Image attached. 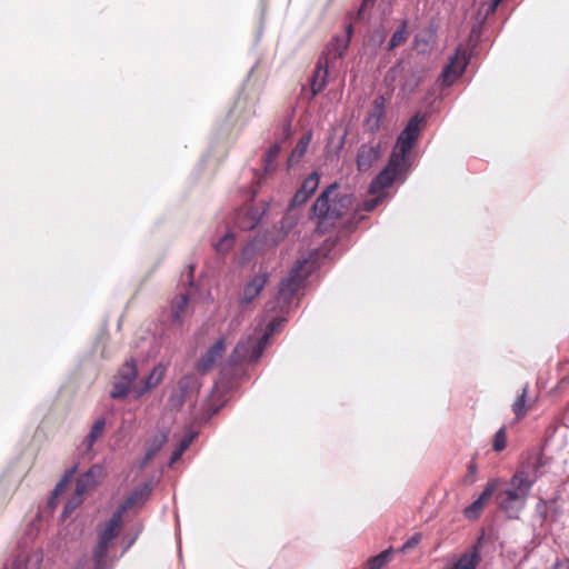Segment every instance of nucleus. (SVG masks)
<instances>
[{
  "label": "nucleus",
  "mask_w": 569,
  "mask_h": 569,
  "mask_svg": "<svg viewBox=\"0 0 569 569\" xmlns=\"http://www.w3.org/2000/svg\"><path fill=\"white\" fill-rule=\"evenodd\" d=\"M42 552L34 551L29 555H19L13 561L12 569H40Z\"/></svg>",
  "instance_id": "22"
},
{
  "label": "nucleus",
  "mask_w": 569,
  "mask_h": 569,
  "mask_svg": "<svg viewBox=\"0 0 569 569\" xmlns=\"http://www.w3.org/2000/svg\"><path fill=\"white\" fill-rule=\"evenodd\" d=\"M501 1L491 0L488 12H495Z\"/></svg>",
  "instance_id": "48"
},
{
  "label": "nucleus",
  "mask_w": 569,
  "mask_h": 569,
  "mask_svg": "<svg viewBox=\"0 0 569 569\" xmlns=\"http://www.w3.org/2000/svg\"><path fill=\"white\" fill-rule=\"evenodd\" d=\"M252 179L257 180V183H261V176L257 171H254Z\"/></svg>",
  "instance_id": "51"
},
{
  "label": "nucleus",
  "mask_w": 569,
  "mask_h": 569,
  "mask_svg": "<svg viewBox=\"0 0 569 569\" xmlns=\"http://www.w3.org/2000/svg\"><path fill=\"white\" fill-rule=\"evenodd\" d=\"M201 388V382L196 375H184L177 383V390L187 400H196Z\"/></svg>",
  "instance_id": "20"
},
{
  "label": "nucleus",
  "mask_w": 569,
  "mask_h": 569,
  "mask_svg": "<svg viewBox=\"0 0 569 569\" xmlns=\"http://www.w3.org/2000/svg\"><path fill=\"white\" fill-rule=\"evenodd\" d=\"M476 469H477V468H476V466H475V465H470V466H469V475H470V476H471V475H473V473L476 472Z\"/></svg>",
  "instance_id": "53"
},
{
  "label": "nucleus",
  "mask_w": 569,
  "mask_h": 569,
  "mask_svg": "<svg viewBox=\"0 0 569 569\" xmlns=\"http://www.w3.org/2000/svg\"><path fill=\"white\" fill-rule=\"evenodd\" d=\"M151 493L152 485L150 482H143L127 496V498L118 506L117 510L123 515L133 507L142 506L150 498Z\"/></svg>",
  "instance_id": "14"
},
{
  "label": "nucleus",
  "mask_w": 569,
  "mask_h": 569,
  "mask_svg": "<svg viewBox=\"0 0 569 569\" xmlns=\"http://www.w3.org/2000/svg\"><path fill=\"white\" fill-rule=\"evenodd\" d=\"M385 114L386 99L383 96H378L375 98L372 106L365 118L363 124L366 129L371 133L379 131Z\"/></svg>",
  "instance_id": "15"
},
{
  "label": "nucleus",
  "mask_w": 569,
  "mask_h": 569,
  "mask_svg": "<svg viewBox=\"0 0 569 569\" xmlns=\"http://www.w3.org/2000/svg\"><path fill=\"white\" fill-rule=\"evenodd\" d=\"M312 132H306L298 141L297 146L292 150L290 157L287 159V169L290 166V162H298L307 152V149L311 142Z\"/></svg>",
  "instance_id": "24"
},
{
  "label": "nucleus",
  "mask_w": 569,
  "mask_h": 569,
  "mask_svg": "<svg viewBox=\"0 0 569 569\" xmlns=\"http://www.w3.org/2000/svg\"><path fill=\"white\" fill-rule=\"evenodd\" d=\"M425 121V117L419 113L412 116L403 130L397 138L396 146L392 151L393 157H398L400 161L406 162L410 166V159L408 153L413 148L416 140L419 137L421 124Z\"/></svg>",
  "instance_id": "5"
},
{
  "label": "nucleus",
  "mask_w": 569,
  "mask_h": 569,
  "mask_svg": "<svg viewBox=\"0 0 569 569\" xmlns=\"http://www.w3.org/2000/svg\"><path fill=\"white\" fill-rule=\"evenodd\" d=\"M328 59L320 57L310 79L311 97L319 94L328 83Z\"/></svg>",
  "instance_id": "17"
},
{
  "label": "nucleus",
  "mask_w": 569,
  "mask_h": 569,
  "mask_svg": "<svg viewBox=\"0 0 569 569\" xmlns=\"http://www.w3.org/2000/svg\"><path fill=\"white\" fill-rule=\"evenodd\" d=\"M349 36H337L331 43V49L335 52V57L341 59L345 56L346 50L349 47Z\"/></svg>",
  "instance_id": "32"
},
{
  "label": "nucleus",
  "mask_w": 569,
  "mask_h": 569,
  "mask_svg": "<svg viewBox=\"0 0 569 569\" xmlns=\"http://www.w3.org/2000/svg\"><path fill=\"white\" fill-rule=\"evenodd\" d=\"M168 440L167 433L159 432L150 437L146 442V453L152 459L159 453Z\"/></svg>",
  "instance_id": "27"
},
{
  "label": "nucleus",
  "mask_w": 569,
  "mask_h": 569,
  "mask_svg": "<svg viewBox=\"0 0 569 569\" xmlns=\"http://www.w3.org/2000/svg\"><path fill=\"white\" fill-rule=\"evenodd\" d=\"M67 486L68 483L66 482V480L60 479L52 491L53 497L61 495L66 490Z\"/></svg>",
  "instance_id": "42"
},
{
  "label": "nucleus",
  "mask_w": 569,
  "mask_h": 569,
  "mask_svg": "<svg viewBox=\"0 0 569 569\" xmlns=\"http://www.w3.org/2000/svg\"><path fill=\"white\" fill-rule=\"evenodd\" d=\"M498 480L493 479L487 482L481 495L468 507L465 508L463 513L468 519H477L481 509L489 498L497 491Z\"/></svg>",
  "instance_id": "16"
},
{
  "label": "nucleus",
  "mask_w": 569,
  "mask_h": 569,
  "mask_svg": "<svg viewBox=\"0 0 569 569\" xmlns=\"http://www.w3.org/2000/svg\"><path fill=\"white\" fill-rule=\"evenodd\" d=\"M375 2L376 0H362L358 10V17L360 18L368 8H371L375 4Z\"/></svg>",
  "instance_id": "44"
},
{
  "label": "nucleus",
  "mask_w": 569,
  "mask_h": 569,
  "mask_svg": "<svg viewBox=\"0 0 569 569\" xmlns=\"http://www.w3.org/2000/svg\"><path fill=\"white\" fill-rule=\"evenodd\" d=\"M73 508H74V506H69V503H67L64 506L63 516H66L68 512H70Z\"/></svg>",
  "instance_id": "50"
},
{
  "label": "nucleus",
  "mask_w": 569,
  "mask_h": 569,
  "mask_svg": "<svg viewBox=\"0 0 569 569\" xmlns=\"http://www.w3.org/2000/svg\"><path fill=\"white\" fill-rule=\"evenodd\" d=\"M138 378V367L134 359L126 361L119 369L112 382L110 397L116 400L123 399L131 391L133 392L134 382Z\"/></svg>",
  "instance_id": "6"
},
{
  "label": "nucleus",
  "mask_w": 569,
  "mask_h": 569,
  "mask_svg": "<svg viewBox=\"0 0 569 569\" xmlns=\"http://www.w3.org/2000/svg\"><path fill=\"white\" fill-rule=\"evenodd\" d=\"M548 569H569V558L558 559Z\"/></svg>",
  "instance_id": "39"
},
{
  "label": "nucleus",
  "mask_w": 569,
  "mask_h": 569,
  "mask_svg": "<svg viewBox=\"0 0 569 569\" xmlns=\"http://www.w3.org/2000/svg\"><path fill=\"white\" fill-rule=\"evenodd\" d=\"M189 303V295L180 293L174 298L171 303V319L172 322L179 323L181 322L182 315Z\"/></svg>",
  "instance_id": "26"
},
{
  "label": "nucleus",
  "mask_w": 569,
  "mask_h": 569,
  "mask_svg": "<svg viewBox=\"0 0 569 569\" xmlns=\"http://www.w3.org/2000/svg\"><path fill=\"white\" fill-rule=\"evenodd\" d=\"M407 22L403 21L401 23V26L393 32L390 41H389V44H388V50H392L395 49L396 47L400 46L401 43H403L406 40H407Z\"/></svg>",
  "instance_id": "33"
},
{
  "label": "nucleus",
  "mask_w": 569,
  "mask_h": 569,
  "mask_svg": "<svg viewBox=\"0 0 569 569\" xmlns=\"http://www.w3.org/2000/svg\"><path fill=\"white\" fill-rule=\"evenodd\" d=\"M537 472V463L522 467L512 475L505 488L498 490L496 502L509 519H518L525 510L532 487L539 478Z\"/></svg>",
  "instance_id": "2"
},
{
  "label": "nucleus",
  "mask_w": 569,
  "mask_h": 569,
  "mask_svg": "<svg viewBox=\"0 0 569 569\" xmlns=\"http://www.w3.org/2000/svg\"><path fill=\"white\" fill-rule=\"evenodd\" d=\"M469 63L467 51L458 48L450 62L446 64L439 76V82L443 87L451 86L459 78Z\"/></svg>",
  "instance_id": "7"
},
{
  "label": "nucleus",
  "mask_w": 569,
  "mask_h": 569,
  "mask_svg": "<svg viewBox=\"0 0 569 569\" xmlns=\"http://www.w3.org/2000/svg\"><path fill=\"white\" fill-rule=\"evenodd\" d=\"M264 237L256 236L252 240L248 241L241 250V261L247 263L251 261L254 254L262 250L264 247Z\"/></svg>",
  "instance_id": "23"
},
{
  "label": "nucleus",
  "mask_w": 569,
  "mask_h": 569,
  "mask_svg": "<svg viewBox=\"0 0 569 569\" xmlns=\"http://www.w3.org/2000/svg\"><path fill=\"white\" fill-rule=\"evenodd\" d=\"M352 32H353L352 24H348L347 28H346V33L343 36H349V41H350L351 37H352Z\"/></svg>",
  "instance_id": "49"
},
{
  "label": "nucleus",
  "mask_w": 569,
  "mask_h": 569,
  "mask_svg": "<svg viewBox=\"0 0 569 569\" xmlns=\"http://www.w3.org/2000/svg\"><path fill=\"white\" fill-rule=\"evenodd\" d=\"M284 292V277L278 282V296L264 306L268 323L264 328H256L252 333L240 339L236 345L232 359L236 362H256L262 356L270 338L284 321L282 295Z\"/></svg>",
  "instance_id": "1"
},
{
  "label": "nucleus",
  "mask_w": 569,
  "mask_h": 569,
  "mask_svg": "<svg viewBox=\"0 0 569 569\" xmlns=\"http://www.w3.org/2000/svg\"><path fill=\"white\" fill-rule=\"evenodd\" d=\"M193 438H194V435H188V436H184L179 441L178 446L176 447V449L172 451V453L170 456V461H169L170 465H173L182 457L183 452L190 447Z\"/></svg>",
  "instance_id": "31"
},
{
  "label": "nucleus",
  "mask_w": 569,
  "mask_h": 569,
  "mask_svg": "<svg viewBox=\"0 0 569 569\" xmlns=\"http://www.w3.org/2000/svg\"><path fill=\"white\" fill-rule=\"evenodd\" d=\"M78 469V465H73L72 467H70L69 469H67L61 478V480H66L67 483H69V481L73 478L76 471Z\"/></svg>",
  "instance_id": "41"
},
{
  "label": "nucleus",
  "mask_w": 569,
  "mask_h": 569,
  "mask_svg": "<svg viewBox=\"0 0 569 569\" xmlns=\"http://www.w3.org/2000/svg\"><path fill=\"white\" fill-rule=\"evenodd\" d=\"M106 477V468L102 463L92 465L86 472L81 473L76 480L74 493L82 496L88 490L96 488Z\"/></svg>",
  "instance_id": "10"
},
{
  "label": "nucleus",
  "mask_w": 569,
  "mask_h": 569,
  "mask_svg": "<svg viewBox=\"0 0 569 569\" xmlns=\"http://www.w3.org/2000/svg\"><path fill=\"white\" fill-rule=\"evenodd\" d=\"M380 157L381 143L379 141L361 144L356 159L358 171L367 172Z\"/></svg>",
  "instance_id": "11"
},
{
  "label": "nucleus",
  "mask_w": 569,
  "mask_h": 569,
  "mask_svg": "<svg viewBox=\"0 0 569 569\" xmlns=\"http://www.w3.org/2000/svg\"><path fill=\"white\" fill-rule=\"evenodd\" d=\"M164 373L166 367L163 365L154 366L149 376L142 380L141 386L133 389V398L139 399L149 390L156 388L162 381Z\"/></svg>",
  "instance_id": "19"
},
{
  "label": "nucleus",
  "mask_w": 569,
  "mask_h": 569,
  "mask_svg": "<svg viewBox=\"0 0 569 569\" xmlns=\"http://www.w3.org/2000/svg\"><path fill=\"white\" fill-rule=\"evenodd\" d=\"M501 1L491 0L488 12H495Z\"/></svg>",
  "instance_id": "47"
},
{
  "label": "nucleus",
  "mask_w": 569,
  "mask_h": 569,
  "mask_svg": "<svg viewBox=\"0 0 569 569\" xmlns=\"http://www.w3.org/2000/svg\"><path fill=\"white\" fill-rule=\"evenodd\" d=\"M421 540L420 533H415L410 539L407 540V542L402 546V550H409L415 548Z\"/></svg>",
  "instance_id": "38"
},
{
  "label": "nucleus",
  "mask_w": 569,
  "mask_h": 569,
  "mask_svg": "<svg viewBox=\"0 0 569 569\" xmlns=\"http://www.w3.org/2000/svg\"><path fill=\"white\" fill-rule=\"evenodd\" d=\"M347 134H348V133H347V131H346V132H343V134L340 137L339 143H338V146H337V153H338V152H340V151L343 149L345 143H346V140H347Z\"/></svg>",
  "instance_id": "46"
},
{
  "label": "nucleus",
  "mask_w": 569,
  "mask_h": 569,
  "mask_svg": "<svg viewBox=\"0 0 569 569\" xmlns=\"http://www.w3.org/2000/svg\"><path fill=\"white\" fill-rule=\"evenodd\" d=\"M507 446V430L506 427H501L493 437V450L495 451H502Z\"/></svg>",
  "instance_id": "36"
},
{
  "label": "nucleus",
  "mask_w": 569,
  "mask_h": 569,
  "mask_svg": "<svg viewBox=\"0 0 569 569\" xmlns=\"http://www.w3.org/2000/svg\"><path fill=\"white\" fill-rule=\"evenodd\" d=\"M152 460L151 457H148V455L144 452L143 457H141L137 463H136V467L139 469V470H143L147 465Z\"/></svg>",
  "instance_id": "43"
},
{
  "label": "nucleus",
  "mask_w": 569,
  "mask_h": 569,
  "mask_svg": "<svg viewBox=\"0 0 569 569\" xmlns=\"http://www.w3.org/2000/svg\"><path fill=\"white\" fill-rule=\"evenodd\" d=\"M278 223L280 224V228H281V229H282V228H284V216H282V217L279 219Z\"/></svg>",
  "instance_id": "54"
},
{
  "label": "nucleus",
  "mask_w": 569,
  "mask_h": 569,
  "mask_svg": "<svg viewBox=\"0 0 569 569\" xmlns=\"http://www.w3.org/2000/svg\"><path fill=\"white\" fill-rule=\"evenodd\" d=\"M233 244V234L231 232H227L216 244V249L221 252H227L232 248Z\"/></svg>",
  "instance_id": "37"
},
{
  "label": "nucleus",
  "mask_w": 569,
  "mask_h": 569,
  "mask_svg": "<svg viewBox=\"0 0 569 569\" xmlns=\"http://www.w3.org/2000/svg\"><path fill=\"white\" fill-rule=\"evenodd\" d=\"M271 208V202L263 201L261 208L243 207L237 210L234 214V224L244 231L254 229L262 217Z\"/></svg>",
  "instance_id": "8"
},
{
  "label": "nucleus",
  "mask_w": 569,
  "mask_h": 569,
  "mask_svg": "<svg viewBox=\"0 0 569 569\" xmlns=\"http://www.w3.org/2000/svg\"><path fill=\"white\" fill-rule=\"evenodd\" d=\"M378 203H379V199L372 198V199L363 201L362 208L365 211H372L378 206Z\"/></svg>",
  "instance_id": "40"
},
{
  "label": "nucleus",
  "mask_w": 569,
  "mask_h": 569,
  "mask_svg": "<svg viewBox=\"0 0 569 569\" xmlns=\"http://www.w3.org/2000/svg\"><path fill=\"white\" fill-rule=\"evenodd\" d=\"M337 183L328 186L317 198L311 208V218L318 219L320 224L333 223L339 220L352 206L351 193L336 192Z\"/></svg>",
  "instance_id": "3"
},
{
  "label": "nucleus",
  "mask_w": 569,
  "mask_h": 569,
  "mask_svg": "<svg viewBox=\"0 0 569 569\" xmlns=\"http://www.w3.org/2000/svg\"><path fill=\"white\" fill-rule=\"evenodd\" d=\"M187 399L178 392L177 389H174L171 395L169 396L167 400V409L170 411H179L182 409L183 405L186 403Z\"/></svg>",
  "instance_id": "34"
},
{
  "label": "nucleus",
  "mask_w": 569,
  "mask_h": 569,
  "mask_svg": "<svg viewBox=\"0 0 569 569\" xmlns=\"http://www.w3.org/2000/svg\"><path fill=\"white\" fill-rule=\"evenodd\" d=\"M268 282L267 273H259L251 278L243 287L239 297V307L246 310L247 307L259 296Z\"/></svg>",
  "instance_id": "12"
},
{
  "label": "nucleus",
  "mask_w": 569,
  "mask_h": 569,
  "mask_svg": "<svg viewBox=\"0 0 569 569\" xmlns=\"http://www.w3.org/2000/svg\"><path fill=\"white\" fill-rule=\"evenodd\" d=\"M108 541H104L102 539L98 540V543L93 551V559H94V567L96 569H102L104 566V559L109 549Z\"/></svg>",
  "instance_id": "30"
},
{
  "label": "nucleus",
  "mask_w": 569,
  "mask_h": 569,
  "mask_svg": "<svg viewBox=\"0 0 569 569\" xmlns=\"http://www.w3.org/2000/svg\"><path fill=\"white\" fill-rule=\"evenodd\" d=\"M106 427V419L104 418H98L94 423L91 427L90 432L88 433L86 438V449L84 453H88L92 450L93 445L96 443L97 439L102 435Z\"/></svg>",
  "instance_id": "28"
},
{
  "label": "nucleus",
  "mask_w": 569,
  "mask_h": 569,
  "mask_svg": "<svg viewBox=\"0 0 569 569\" xmlns=\"http://www.w3.org/2000/svg\"><path fill=\"white\" fill-rule=\"evenodd\" d=\"M281 150V143L279 141L274 142L272 146L268 148L263 156V171L264 176L272 173L276 170L274 160L279 156Z\"/></svg>",
  "instance_id": "25"
},
{
  "label": "nucleus",
  "mask_w": 569,
  "mask_h": 569,
  "mask_svg": "<svg viewBox=\"0 0 569 569\" xmlns=\"http://www.w3.org/2000/svg\"><path fill=\"white\" fill-rule=\"evenodd\" d=\"M226 345L222 338L218 339L197 361L196 369L201 373L210 371L216 362L223 357Z\"/></svg>",
  "instance_id": "13"
},
{
  "label": "nucleus",
  "mask_w": 569,
  "mask_h": 569,
  "mask_svg": "<svg viewBox=\"0 0 569 569\" xmlns=\"http://www.w3.org/2000/svg\"><path fill=\"white\" fill-rule=\"evenodd\" d=\"M391 549L385 550L368 560L367 569H381L389 560Z\"/></svg>",
  "instance_id": "35"
},
{
  "label": "nucleus",
  "mask_w": 569,
  "mask_h": 569,
  "mask_svg": "<svg viewBox=\"0 0 569 569\" xmlns=\"http://www.w3.org/2000/svg\"><path fill=\"white\" fill-rule=\"evenodd\" d=\"M318 268L316 253L301 256L297 259L287 274V313L295 306L298 307L300 297L303 296L305 282L308 277Z\"/></svg>",
  "instance_id": "4"
},
{
  "label": "nucleus",
  "mask_w": 569,
  "mask_h": 569,
  "mask_svg": "<svg viewBox=\"0 0 569 569\" xmlns=\"http://www.w3.org/2000/svg\"><path fill=\"white\" fill-rule=\"evenodd\" d=\"M193 271L194 267L190 264L188 267V272L186 273V276H182V278H186L183 279V281H186L190 287L193 286Z\"/></svg>",
  "instance_id": "45"
},
{
  "label": "nucleus",
  "mask_w": 569,
  "mask_h": 569,
  "mask_svg": "<svg viewBox=\"0 0 569 569\" xmlns=\"http://www.w3.org/2000/svg\"><path fill=\"white\" fill-rule=\"evenodd\" d=\"M256 194H257V189L254 188L250 192L249 200L252 201L254 199Z\"/></svg>",
  "instance_id": "52"
},
{
  "label": "nucleus",
  "mask_w": 569,
  "mask_h": 569,
  "mask_svg": "<svg viewBox=\"0 0 569 569\" xmlns=\"http://www.w3.org/2000/svg\"><path fill=\"white\" fill-rule=\"evenodd\" d=\"M529 393V386H525L521 390V393L518 396L516 401L512 403V411L517 419H521L526 416L527 412V398Z\"/></svg>",
  "instance_id": "29"
},
{
  "label": "nucleus",
  "mask_w": 569,
  "mask_h": 569,
  "mask_svg": "<svg viewBox=\"0 0 569 569\" xmlns=\"http://www.w3.org/2000/svg\"><path fill=\"white\" fill-rule=\"evenodd\" d=\"M409 167L410 166L406 162L400 161L398 157L391 154L386 168L373 180L372 187H390L398 178L408 171Z\"/></svg>",
  "instance_id": "9"
},
{
  "label": "nucleus",
  "mask_w": 569,
  "mask_h": 569,
  "mask_svg": "<svg viewBox=\"0 0 569 569\" xmlns=\"http://www.w3.org/2000/svg\"><path fill=\"white\" fill-rule=\"evenodd\" d=\"M122 517L123 515L116 509L111 518L106 522L104 528L99 531V539L110 542L117 538L122 523Z\"/></svg>",
  "instance_id": "21"
},
{
  "label": "nucleus",
  "mask_w": 569,
  "mask_h": 569,
  "mask_svg": "<svg viewBox=\"0 0 569 569\" xmlns=\"http://www.w3.org/2000/svg\"><path fill=\"white\" fill-rule=\"evenodd\" d=\"M319 174L317 172L310 173L302 182L301 187L297 190L291 199L290 207H297L305 203L310 196L317 190L319 186Z\"/></svg>",
  "instance_id": "18"
}]
</instances>
